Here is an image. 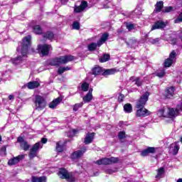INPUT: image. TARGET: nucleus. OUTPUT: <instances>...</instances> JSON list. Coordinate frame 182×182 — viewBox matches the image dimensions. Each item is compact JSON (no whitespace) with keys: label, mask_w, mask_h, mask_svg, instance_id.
Segmentation results:
<instances>
[{"label":"nucleus","mask_w":182,"mask_h":182,"mask_svg":"<svg viewBox=\"0 0 182 182\" xmlns=\"http://www.w3.org/2000/svg\"><path fill=\"white\" fill-rule=\"evenodd\" d=\"M32 38L31 36H26L23 39L21 46H19L17 48V52L21 53V55L18 56L16 58L11 59V62L14 65H19L21 63H23V60L28 58V50H29V47L31 46V39Z\"/></svg>","instance_id":"1"},{"label":"nucleus","mask_w":182,"mask_h":182,"mask_svg":"<svg viewBox=\"0 0 182 182\" xmlns=\"http://www.w3.org/2000/svg\"><path fill=\"white\" fill-rule=\"evenodd\" d=\"M149 96H150V93L146 92L136 102V108L137 109L136 116L138 117H146V116H149L150 111L144 108L147 100H149Z\"/></svg>","instance_id":"2"},{"label":"nucleus","mask_w":182,"mask_h":182,"mask_svg":"<svg viewBox=\"0 0 182 182\" xmlns=\"http://www.w3.org/2000/svg\"><path fill=\"white\" fill-rule=\"evenodd\" d=\"M178 109L174 108L163 107L161 108L158 112L157 115L159 117H166V119H173V117H177L178 115Z\"/></svg>","instance_id":"3"},{"label":"nucleus","mask_w":182,"mask_h":182,"mask_svg":"<svg viewBox=\"0 0 182 182\" xmlns=\"http://www.w3.org/2000/svg\"><path fill=\"white\" fill-rule=\"evenodd\" d=\"M75 59L73 55H63L52 59L50 61V66H60V65H66L69 62H72Z\"/></svg>","instance_id":"4"},{"label":"nucleus","mask_w":182,"mask_h":182,"mask_svg":"<svg viewBox=\"0 0 182 182\" xmlns=\"http://www.w3.org/2000/svg\"><path fill=\"white\" fill-rule=\"evenodd\" d=\"M58 176L60 178L65 179L69 182H75L76 181V178L73 176V173H68V170L65 168H60L58 171Z\"/></svg>","instance_id":"5"},{"label":"nucleus","mask_w":182,"mask_h":182,"mask_svg":"<svg viewBox=\"0 0 182 182\" xmlns=\"http://www.w3.org/2000/svg\"><path fill=\"white\" fill-rule=\"evenodd\" d=\"M35 107L36 110H43L46 107V101L45 98L41 95H36L35 97Z\"/></svg>","instance_id":"6"},{"label":"nucleus","mask_w":182,"mask_h":182,"mask_svg":"<svg viewBox=\"0 0 182 182\" xmlns=\"http://www.w3.org/2000/svg\"><path fill=\"white\" fill-rule=\"evenodd\" d=\"M43 145L41 142H37L34 145H33L30 149V152L28 154V156L30 159H34L38 156V150L39 149H42Z\"/></svg>","instance_id":"7"},{"label":"nucleus","mask_w":182,"mask_h":182,"mask_svg":"<svg viewBox=\"0 0 182 182\" xmlns=\"http://www.w3.org/2000/svg\"><path fill=\"white\" fill-rule=\"evenodd\" d=\"M38 53H41L43 56H46L52 50V46L48 44L38 45Z\"/></svg>","instance_id":"8"},{"label":"nucleus","mask_w":182,"mask_h":182,"mask_svg":"<svg viewBox=\"0 0 182 182\" xmlns=\"http://www.w3.org/2000/svg\"><path fill=\"white\" fill-rule=\"evenodd\" d=\"M117 161H119V159L117 158H103L96 161L95 164H98V166H102V164H113V163H117Z\"/></svg>","instance_id":"9"},{"label":"nucleus","mask_w":182,"mask_h":182,"mask_svg":"<svg viewBox=\"0 0 182 182\" xmlns=\"http://www.w3.org/2000/svg\"><path fill=\"white\" fill-rule=\"evenodd\" d=\"M176 56H177V54L176 53V51L173 50L170 55L169 58L165 60L164 62V66L165 68H170L174 62H176Z\"/></svg>","instance_id":"10"},{"label":"nucleus","mask_w":182,"mask_h":182,"mask_svg":"<svg viewBox=\"0 0 182 182\" xmlns=\"http://www.w3.org/2000/svg\"><path fill=\"white\" fill-rule=\"evenodd\" d=\"M86 8H87V1H82L80 6H75L74 8V12L79 14L82 12V11H85Z\"/></svg>","instance_id":"11"},{"label":"nucleus","mask_w":182,"mask_h":182,"mask_svg":"<svg viewBox=\"0 0 182 182\" xmlns=\"http://www.w3.org/2000/svg\"><path fill=\"white\" fill-rule=\"evenodd\" d=\"M86 152V147H83L82 149L75 151L72 155L71 158L74 160L76 159H80L83 156V154Z\"/></svg>","instance_id":"12"},{"label":"nucleus","mask_w":182,"mask_h":182,"mask_svg":"<svg viewBox=\"0 0 182 182\" xmlns=\"http://www.w3.org/2000/svg\"><path fill=\"white\" fill-rule=\"evenodd\" d=\"M24 157L25 155H19L17 157H14L8 161V164L9 166H15V164H18L21 160L24 159Z\"/></svg>","instance_id":"13"},{"label":"nucleus","mask_w":182,"mask_h":182,"mask_svg":"<svg viewBox=\"0 0 182 182\" xmlns=\"http://www.w3.org/2000/svg\"><path fill=\"white\" fill-rule=\"evenodd\" d=\"M166 28V23L164 21H158L151 27V31H155V29H163Z\"/></svg>","instance_id":"14"},{"label":"nucleus","mask_w":182,"mask_h":182,"mask_svg":"<svg viewBox=\"0 0 182 182\" xmlns=\"http://www.w3.org/2000/svg\"><path fill=\"white\" fill-rule=\"evenodd\" d=\"M171 153H172L174 156L178 153V150H180V146H178V142H175L171 144L169 148Z\"/></svg>","instance_id":"15"},{"label":"nucleus","mask_w":182,"mask_h":182,"mask_svg":"<svg viewBox=\"0 0 182 182\" xmlns=\"http://www.w3.org/2000/svg\"><path fill=\"white\" fill-rule=\"evenodd\" d=\"M154 153H156V148L149 146L141 151V156L146 157L148 154H154Z\"/></svg>","instance_id":"16"},{"label":"nucleus","mask_w":182,"mask_h":182,"mask_svg":"<svg viewBox=\"0 0 182 182\" xmlns=\"http://www.w3.org/2000/svg\"><path fill=\"white\" fill-rule=\"evenodd\" d=\"M93 92V88H90L87 94L83 97V102L85 103H89L92 99H93V95H92Z\"/></svg>","instance_id":"17"},{"label":"nucleus","mask_w":182,"mask_h":182,"mask_svg":"<svg viewBox=\"0 0 182 182\" xmlns=\"http://www.w3.org/2000/svg\"><path fill=\"white\" fill-rule=\"evenodd\" d=\"M41 86V83L38 81H33V82H29L26 84V87L28 89H36V87H39Z\"/></svg>","instance_id":"18"},{"label":"nucleus","mask_w":182,"mask_h":182,"mask_svg":"<svg viewBox=\"0 0 182 182\" xmlns=\"http://www.w3.org/2000/svg\"><path fill=\"white\" fill-rule=\"evenodd\" d=\"M174 87H171L166 90L165 96L167 99H171L174 96Z\"/></svg>","instance_id":"19"},{"label":"nucleus","mask_w":182,"mask_h":182,"mask_svg":"<svg viewBox=\"0 0 182 182\" xmlns=\"http://www.w3.org/2000/svg\"><path fill=\"white\" fill-rule=\"evenodd\" d=\"M93 137H95V133L87 134L84 143L85 144H90V143H92V141L93 140Z\"/></svg>","instance_id":"20"},{"label":"nucleus","mask_w":182,"mask_h":182,"mask_svg":"<svg viewBox=\"0 0 182 182\" xmlns=\"http://www.w3.org/2000/svg\"><path fill=\"white\" fill-rule=\"evenodd\" d=\"M107 38H109V34L107 33L102 34L100 41H97V46H102V44L107 41Z\"/></svg>","instance_id":"21"},{"label":"nucleus","mask_w":182,"mask_h":182,"mask_svg":"<svg viewBox=\"0 0 182 182\" xmlns=\"http://www.w3.org/2000/svg\"><path fill=\"white\" fill-rule=\"evenodd\" d=\"M62 102V100L60 98H56L55 100H53L50 104H49V107L50 109H55L59 103Z\"/></svg>","instance_id":"22"},{"label":"nucleus","mask_w":182,"mask_h":182,"mask_svg":"<svg viewBox=\"0 0 182 182\" xmlns=\"http://www.w3.org/2000/svg\"><path fill=\"white\" fill-rule=\"evenodd\" d=\"M164 176V168L161 167L157 171V175L155 176V178L160 180V178H163Z\"/></svg>","instance_id":"23"},{"label":"nucleus","mask_w":182,"mask_h":182,"mask_svg":"<svg viewBox=\"0 0 182 182\" xmlns=\"http://www.w3.org/2000/svg\"><path fill=\"white\" fill-rule=\"evenodd\" d=\"M164 4L163 1H158L155 6L154 12H163L161 9H163Z\"/></svg>","instance_id":"24"},{"label":"nucleus","mask_w":182,"mask_h":182,"mask_svg":"<svg viewBox=\"0 0 182 182\" xmlns=\"http://www.w3.org/2000/svg\"><path fill=\"white\" fill-rule=\"evenodd\" d=\"M32 182H46V176H33L31 179Z\"/></svg>","instance_id":"25"},{"label":"nucleus","mask_w":182,"mask_h":182,"mask_svg":"<svg viewBox=\"0 0 182 182\" xmlns=\"http://www.w3.org/2000/svg\"><path fill=\"white\" fill-rule=\"evenodd\" d=\"M117 71L114 68L105 70L102 75L103 76H107L108 75H114Z\"/></svg>","instance_id":"26"},{"label":"nucleus","mask_w":182,"mask_h":182,"mask_svg":"<svg viewBox=\"0 0 182 182\" xmlns=\"http://www.w3.org/2000/svg\"><path fill=\"white\" fill-rule=\"evenodd\" d=\"M43 37L46 39H49L50 41L55 38V35L53 34V33L48 31L47 33L43 34Z\"/></svg>","instance_id":"27"},{"label":"nucleus","mask_w":182,"mask_h":182,"mask_svg":"<svg viewBox=\"0 0 182 182\" xmlns=\"http://www.w3.org/2000/svg\"><path fill=\"white\" fill-rule=\"evenodd\" d=\"M102 72L103 68H102L101 67H95L92 69V75H101Z\"/></svg>","instance_id":"28"},{"label":"nucleus","mask_w":182,"mask_h":182,"mask_svg":"<svg viewBox=\"0 0 182 182\" xmlns=\"http://www.w3.org/2000/svg\"><path fill=\"white\" fill-rule=\"evenodd\" d=\"M124 110L125 113H132L133 112V107H132V104H126L124 105Z\"/></svg>","instance_id":"29"},{"label":"nucleus","mask_w":182,"mask_h":182,"mask_svg":"<svg viewBox=\"0 0 182 182\" xmlns=\"http://www.w3.org/2000/svg\"><path fill=\"white\" fill-rule=\"evenodd\" d=\"M21 147L25 150V151H28V150H29V149L31 148V145H29V144H28V142L26 141H23L21 144Z\"/></svg>","instance_id":"30"},{"label":"nucleus","mask_w":182,"mask_h":182,"mask_svg":"<svg viewBox=\"0 0 182 182\" xmlns=\"http://www.w3.org/2000/svg\"><path fill=\"white\" fill-rule=\"evenodd\" d=\"M88 50L93 51L96 50V48H97V43H91L87 46Z\"/></svg>","instance_id":"31"},{"label":"nucleus","mask_w":182,"mask_h":182,"mask_svg":"<svg viewBox=\"0 0 182 182\" xmlns=\"http://www.w3.org/2000/svg\"><path fill=\"white\" fill-rule=\"evenodd\" d=\"M109 59H110V55L109 54H105L102 57L100 58V62H101V63H103L105 62H107Z\"/></svg>","instance_id":"32"},{"label":"nucleus","mask_w":182,"mask_h":182,"mask_svg":"<svg viewBox=\"0 0 182 182\" xmlns=\"http://www.w3.org/2000/svg\"><path fill=\"white\" fill-rule=\"evenodd\" d=\"M33 32L36 33V35H41V33H42V28L40 26H35L33 27Z\"/></svg>","instance_id":"33"},{"label":"nucleus","mask_w":182,"mask_h":182,"mask_svg":"<svg viewBox=\"0 0 182 182\" xmlns=\"http://www.w3.org/2000/svg\"><path fill=\"white\" fill-rule=\"evenodd\" d=\"M149 43H151L152 45H156V43H160V38H149Z\"/></svg>","instance_id":"34"},{"label":"nucleus","mask_w":182,"mask_h":182,"mask_svg":"<svg viewBox=\"0 0 182 182\" xmlns=\"http://www.w3.org/2000/svg\"><path fill=\"white\" fill-rule=\"evenodd\" d=\"M62 142H57L56 144V151L58 153H62L63 151V145L60 144Z\"/></svg>","instance_id":"35"},{"label":"nucleus","mask_w":182,"mask_h":182,"mask_svg":"<svg viewBox=\"0 0 182 182\" xmlns=\"http://www.w3.org/2000/svg\"><path fill=\"white\" fill-rule=\"evenodd\" d=\"M81 89L82 92H87L89 90V84L87 82H82Z\"/></svg>","instance_id":"36"},{"label":"nucleus","mask_w":182,"mask_h":182,"mask_svg":"<svg viewBox=\"0 0 182 182\" xmlns=\"http://www.w3.org/2000/svg\"><path fill=\"white\" fill-rule=\"evenodd\" d=\"M83 106V102H80L73 105V111L77 112Z\"/></svg>","instance_id":"37"},{"label":"nucleus","mask_w":182,"mask_h":182,"mask_svg":"<svg viewBox=\"0 0 182 182\" xmlns=\"http://www.w3.org/2000/svg\"><path fill=\"white\" fill-rule=\"evenodd\" d=\"M162 12H164V14H167L168 12H173V6L164 7V9H162Z\"/></svg>","instance_id":"38"},{"label":"nucleus","mask_w":182,"mask_h":182,"mask_svg":"<svg viewBox=\"0 0 182 182\" xmlns=\"http://www.w3.org/2000/svg\"><path fill=\"white\" fill-rule=\"evenodd\" d=\"M79 133V130L77 129H72L71 131L69 132L68 136L70 137H73L75 134H77Z\"/></svg>","instance_id":"39"},{"label":"nucleus","mask_w":182,"mask_h":182,"mask_svg":"<svg viewBox=\"0 0 182 182\" xmlns=\"http://www.w3.org/2000/svg\"><path fill=\"white\" fill-rule=\"evenodd\" d=\"M118 138L119 139V140H122V139H125L126 138V132L122 131L119 132L118 133Z\"/></svg>","instance_id":"40"},{"label":"nucleus","mask_w":182,"mask_h":182,"mask_svg":"<svg viewBox=\"0 0 182 182\" xmlns=\"http://www.w3.org/2000/svg\"><path fill=\"white\" fill-rule=\"evenodd\" d=\"M73 29H76L77 31H78V29H80V24L79 23V22L75 21L73 23Z\"/></svg>","instance_id":"41"},{"label":"nucleus","mask_w":182,"mask_h":182,"mask_svg":"<svg viewBox=\"0 0 182 182\" xmlns=\"http://www.w3.org/2000/svg\"><path fill=\"white\" fill-rule=\"evenodd\" d=\"M116 171H117V168H114V169L107 168V169H105V172H106L107 174H113V173H116Z\"/></svg>","instance_id":"42"},{"label":"nucleus","mask_w":182,"mask_h":182,"mask_svg":"<svg viewBox=\"0 0 182 182\" xmlns=\"http://www.w3.org/2000/svg\"><path fill=\"white\" fill-rule=\"evenodd\" d=\"M164 75H166V71H164V70H161L156 73V76H158V77H163Z\"/></svg>","instance_id":"43"},{"label":"nucleus","mask_w":182,"mask_h":182,"mask_svg":"<svg viewBox=\"0 0 182 182\" xmlns=\"http://www.w3.org/2000/svg\"><path fill=\"white\" fill-rule=\"evenodd\" d=\"M65 72H66V70L64 67H60L58 70V75H62V73H65Z\"/></svg>","instance_id":"44"},{"label":"nucleus","mask_w":182,"mask_h":182,"mask_svg":"<svg viewBox=\"0 0 182 182\" xmlns=\"http://www.w3.org/2000/svg\"><path fill=\"white\" fill-rule=\"evenodd\" d=\"M134 82H135V85H136V86H141V81L140 80V78L136 77L134 80Z\"/></svg>","instance_id":"45"},{"label":"nucleus","mask_w":182,"mask_h":182,"mask_svg":"<svg viewBox=\"0 0 182 182\" xmlns=\"http://www.w3.org/2000/svg\"><path fill=\"white\" fill-rule=\"evenodd\" d=\"M127 28L128 31H132V29H134V25H133L132 23H127Z\"/></svg>","instance_id":"46"},{"label":"nucleus","mask_w":182,"mask_h":182,"mask_svg":"<svg viewBox=\"0 0 182 182\" xmlns=\"http://www.w3.org/2000/svg\"><path fill=\"white\" fill-rule=\"evenodd\" d=\"M17 141L18 143H21V144H22V143H23V141H23V138L22 136H19L17 139Z\"/></svg>","instance_id":"47"},{"label":"nucleus","mask_w":182,"mask_h":182,"mask_svg":"<svg viewBox=\"0 0 182 182\" xmlns=\"http://www.w3.org/2000/svg\"><path fill=\"white\" fill-rule=\"evenodd\" d=\"M123 99H124V95L120 94L118 97L119 102H123Z\"/></svg>","instance_id":"48"},{"label":"nucleus","mask_w":182,"mask_h":182,"mask_svg":"<svg viewBox=\"0 0 182 182\" xmlns=\"http://www.w3.org/2000/svg\"><path fill=\"white\" fill-rule=\"evenodd\" d=\"M47 141H48V139H47L43 138V139H41V144H46V143H47Z\"/></svg>","instance_id":"49"},{"label":"nucleus","mask_w":182,"mask_h":182,"mask_svg":"<svg viewBox=\"0 0 182 182\" xmlns=\"http://www.w3.org/2000/svg\"><path fill=\"white\" fill-rule=\"evenodd\" d=\"M64 69H65V70L66 71V70H70V67H64Z\"/></svg>","instance_id":"50"},{"label":"nucleus","mask_w":182,"mask_h":182,"mask_svg":"<svg viewBox=\"0 0 182 182\" xmlns=\"http://www.w3.org/2000/svg\"><path fill=\"white\" fill-rule=\"evenodd\" d=\"M9 100H14V95H9Z\"/></svg>","instance_id":"51"},{"label":"nucleus","mask_w":182,"mask_h":182,"mask_svg":"<svg viewBox=\"0 0 182 182\" xmlns=\"http://www.w3.org/2000/svg\"><path fill=\"white\" fill-rule=\"evenodd\" d=\"M69 0H65V2L62 1L61 4H63V5L68 4Z\"/></svg>","instance_id":"52"},{"label":"nucleus","mask_w":182,"mask_h":182,"mask_svg":"<svg viewBox=\"0 0 182 182\" xmlns=\"http://www.w3.org/2000/svg\"><path fill=\"white\" fill-rule=\"evenodd\" d=\"M133 42H134V41L133 40H131L129 41V43H127V45H132V43H133Z\"/></svg>","instance_id":"53"},{"label":"nucleus","mask_w":182,"mask_h":182,"mask_svg":"<svg viewBox=\"0 0 182 182\" xmlns=\"http://www.w3.org/2000/svg\"><path fill=\"white\" fill-rule=\"evenodd\" d=\"M177 182H182V178H178Z\"/></svg>","instance_id":"54"},{"label":"nucleus","mask_w":182,"mask_h":182,"mask_svg":"<svg viewBox=\"0 0 182 182\" xmlns=\"http://www.w3.org/2000/svg\"><path fill=\"white\" fill-rule=\"evenodd\" d=\"M130 79L131 80H133V79H134V77H132Z\"/></svg>","instance_id":"55"},{"label":"nucleus","mask_w":182,"mask_h":182,"mask_svg":"<svg viewBox=\"0 0 182 182\" xmlns=\"http://www.w3.org/2000/svg\"><path fill=\"white\" fill-rule=\"evenodd\" d=\"M1 140H2V136H1L0 135V141H1Z\"/></svg>","instance_id":"56"}]
</instances>
